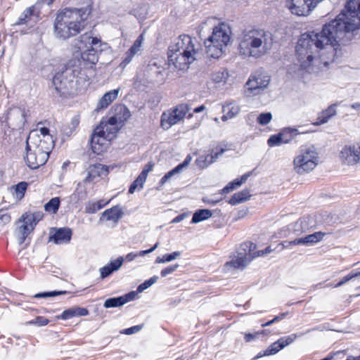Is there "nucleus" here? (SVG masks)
<instances>
[{"label": "nucleus", "instance_id": "f257e3e1", "mask_svg": "<svg viewBox=\"0 0 360 360\" xmlns=\"http://www.w3.org/2000/svg\"><path fill=\"white\" fill-rule=\"evenodd\" d=\"M338 17L326 24L320 32H310L301 35L296 46V57L301 69L314 70L319 63V51L338 44ZM336 51V48H334Z\"/></svg>", "mask_w": 360, "mask_h": 360}, {"label": "nucleus", "instance_id": "f03ea898", "mask_svg": "<svg viewBox=\"0 0 360 360\" xmlns=\"http://www.w3.org/2000/svg\"><path fill=\"white\" fill-rule=\"evenodd\" d=\"M87 76L78 58L70 60L65 70L57 72L53 78V85L60 95L74 96L86 85Z\"/></svg>", "mask_w": 360, "mask_h": 360}, {"label": "nucleus", "instance_id": "7ed1b4c3", "mask_svg": "<svg viewBox=\"0 0 360 360\" xmlns=\"http://www.w3.org/2000/svg\"><path fill=\"white\" fill-rule=\"evenodd\" d=\"M200 50L196 39L186 34L180 35L169 46V65L179 70H186L197 59Z\"/></svg>", "mask_w": 360, "mask_h": 360}, {"label": "nucleus", "instance_id": "20e7f679", "mask_svg": "<svg viewBox=\"0 0 360 360\" xmlns=\"http://www.w3.org/2000/svg\"><path fill=\"white\" fill-rule=\"evenodd\" d=\"M273 46L270 32L261 29H252L243 32L238 45L239 54L243 58H259L267 54Z\"/></svg>", "mask_w": 360, "mask_h": 360}, {"label": "nucleus", "instance_id": "39448f33", "mask_svg": "<svg viewBox=\"0 0 360 360\" xmlns=\"http://www.w3.org/2000/svg\"><path fill=\"white\" fill-rule=\"evenodd\" d=\"M88 13L83 8H64L58 12L54 22L56 37L67 39L78 34L86 25Z\"/></svg>", "mask_w": 360, "mask_h": 360}, {"label": "nucleus", "instance_id": "423d86ee", "mask_svg": "<svg viewBox=\"0 0 360 360\" xmlns=\"http://www.w3.org/2000/svg\"><path fill=\"white\" fill-rule=\"evenodd\" d=\"M54 146L52 137L40 139L37 131H31L26 140L25 161L32 169L44 165Z\"/></svg>", "mask_w": 360, "mask_h": 360}, {"label": "nucleus", "instance_id": "0eeeda50", "mask_svg": "<svg viewBox=\"0 0 360 360\" xmlns=\"http://www.w3.org/2000/svg\"><path fill=\"white\" fill-rule=\"evenodd\" d=\"M360 7L345 4L339 14V46H347L359 39Z\"/></svg>", "mask_w": 360, "mask_h": 360}, {"label": "nucleus", "instance_id": "6e6552de", "mask_svg": "<svg viewBox=\"0 0 360 360\" xmlns=\"http://www.w3.org/2000/svg\"><path fill=\"white\" fill-rule=\"evenodd\" d=\"M230 41V28L225 24L215 26L212 34L204 42L207 56L213 58H220Z\"/></svg>", "mask_w": 360, "mask_h": 360}, {"label": "nucleus", "instance_id": "1a4fd4ad", "mask_svg": "<svg viewBox=\"0 0 360 360\" xmlns=\"http://www.w3.org/2000/svg\"><path fill=\"white\" fill-rule=\"evenodd\" d=\"M319 160V154L314 146L306 148L295 158V170L298 174L308 173L317 166Z\"/></svg>", "mask_w": 360, "mask_h": 360}, {"label": "nucleus", "instance_id": "9d476101", "mask_svg": "<svg viewBox=\"0 0 360 360\" xmlns=\"http://www.w3.org/2000/svg\"><path fill=\"white\" fill-rule=\"evenodd\" d=\"M255 250V245L252 242H245L237 249L230 261L225 264L226 271L245 268L252 260L250 251Z\"/></svg>", "mask_w": 360, "mask_h": 360}, {"label": "nucleus", "instance_id": "9b49d317", "mask_svg": "<svg viewBox=\"0 0 360 360\" xmlns=\"http://www.w3.org/2000/svg\"><path fill=\"white\" fill-rule=\"evenodd\" d=\"M42 214L37 212H26L18 220L20 225L18 227V238L20 244H22L28 235L34 230L37 224L42 219Z\"/></svg>", "mask_w": 360, "mask_h": 360}, {"label": "nucleus", "instance_id": "f8f14e48", "mask_svg": "<svg viewBox=\"0 0 360 360\" xmlns=\"http://www.w3.org/2000/svg\"><path fill=\"white\" fill-rule=\"evenodd\" d=\"M81 43L84 44L87 46L86 50L81 53L82 65L84 63L86 62L92 65H95L98 58V48L101 45V40L96 37H94L88 33H86L80 37Z\"/></svg>", "mask_w": 360, "mask_h": 360}, {"label": "nucleus", "instance_id": "ddd939ff", "mask_svg": "<svg viewBox=\"0 0 360 360\" xmlns=\"http://www.w3.org/2000/svg\"><path fill=\"white\" fill-rule=\"evenodd\" d=\"M270 77L264 73H255L250 77L245 86V94L247 96L258 94L260 90L267 87Z\"/></svg>", "mask_w": 360, "mask_h": 360}, {"label": "nucleus", "instance_id": "4468645a", "mask_svg": "<svg viewBox=\"0 0 360 360\" xmlns=\"http://www.w3.org/2000/svg\"><path fill=\"white\" fill-rule=\"evenodd\" d=\"M101 127H96L91 135V146L94 153L101 154L105 151L110 145L112 139L106 136Z\"/></svg>", "mask_w": 360, "mask_h": 360}, {"label": "nucleus", "instance_id": "2eb2a0df", "mask_svg": "<svg viewBox=\"0 0 360 360\" xmlns=\"http://www.w3.org/2000/svg\"><path fill=\"white\" fill-rule=\"evenodd\" d=\"M286 7L294 15L305 16L309 14L315 5L311 0H287Z\"/></svg>", "mask_w": 360, "mask_h": 360}, {"label": "nucleus", "instance_id": "dca6fc26", "mask_svg": "<svg viewBox=\"0 0 360 360\" xmlns=\"http://www.w3.org/2000/svg\"><path fill=\"white\" fill-rule=\"evenodd\" d=\"M342 163L347 165H354L360 162V144L345 146L340 155Z\"/></svg>", "mask_w": 360, "mask_h": 360}, {"label": "nucleus", "instance_id": "f3484780", "mask_svg": "<svg viewBox=\"0 0 360 360\" xmlns=\"http://www.w3.org/2000/svg\"><path fill=\"white\" fill-rule=\"evenodd\" d=\"M6 120L7 125L12 129L22 128L25 123V112L20 108H13L8 110Z\"/></svg>", "mask_w": 360, "mask_h": 360}, {"label": "nucleus", "instance_id": "a211bd4d", "mask_svg": "<svg viewBox=\"0 0 360 360\" xmlns=\"http://www.w3.org/2000/svg\"><path fill=\"white\" fill-rule=\"evenodd\" d=\"M97 127H101V129H103L106 136L112 139L122 127V124H120L117 120L112 116L108 118H103Z\"/></svg>", "mask_w": 360, "mask_h": 360}, {"label": "nucleus", "instance_id": "6ab92c4d", "mask_svg": "<svg viewBox=\"0 0 360 360\" xmlns=\"http://www.w3.org/2000/svg\"><path fill=\"white\" fill-rule=\"evenodd\" d=\"M296 338L297 335L295 334L281 338L276 342L271 344L270 347L265 351L263 355L268 356L276 354L285 347L292 343Z\"/></svg>", "mask_w": 360, "mask_h": 360}, {"label": "nucleus", "instance_id": "aec40b11", "mask_svg": "<svg viewBox=\"0 0 360 360\" xmlns=\"http://www.w3.org/2000/svg\"><path fill=\"white\" fill-rule=\"evenodd\" d=\"M323 236V234L321 232H316L305 237L297 238L292 241H285L283 243V246L288 248L289 245H297L300 244L312 245L321 240Z\"/></svg>", "mask_w": 360, "mask_h": 360}, {"label": "nucleus", "instance_id": "412c9836", "mask_svg": "<svg viewBox=\"0 0 360 360\" xmlns=\"http://www.w3.org/2000/svg\"><path fill=\"white\" fill-rule=\"evenodd\" d=\"M224 152V149L216 148L214 150H212L210 154L200 156L196 160L195 163L200 168H205L215 162Z\"/></svg>", "mask_w": 360, "mask_h": 360}, {"label": "nucleus", "instance_id": "4be33fe9", "mask_svg": "<svg viewBox=\"0 0 360 360\" xmlns=\"http://www.w3.org/2000/svg\"><path fill=\"white\" fill-rule=\"evenodd\" d=\"M87 174L86 180H92L96 178L105 179L108 174V168L101 164L92 165L89 167Z\"/></svg>", "mask_w": 360, "mask_h": 360}, {"label": "nucleus", "instance_id": "5701e85b", "mask_svg": "<svg viewBox=\"0 0 360 360\" xmlns=\"http://www.w3.org/2000/svg\"><path fill=\"white\" fill-rule=\"evenodd\" d=\"M124 262V258L119 257L117 259L110 261L107 265L100 268L99 271L101 278H105L110 276L113 271L120 269Z\"/></svg>", "mask_w": 360, "mask_h": 360}, {"label": "nucleus", "instance_id": "b1692460", "mask_svg": "<svg viewBox=\"0 0 360 360\" xmlns=\"http://www.w3.org/2000/svg\"><path fill=\"white\" fill-rule=\"evenodd\" d=\"M72 231L70 229H59L50 237V240L56 244H63L68 243L71 239Z\"/></svg>", "mask_w": 360, "mask_h": 360}, {"label": "nucleus", "instance_id": "393cba45", "mask_svg": "<svg viewBox=\"0 0 360 360\" xmlns=\"http://www.w3.org/2000/svg\"><path fill=\"white\" fill-rule=\"evenodd\" d=\"M222 108L224 115L221 117V120L224 122L234 117L240 112V107L235 101H226Z\"/></svg>", "mask_w": 360, "mask_h": 360}, {"label": "nucleus", "instance_id": "a878e982", "mask_svg": "<svg viewBox=\"0 0 360 360\" xmlns=\"http://www.w3.org/2000/svg\"><path fill=\"white\" fill-rule=\"evenodd\" d=\"M180 120L177 118L172 110L164 112L161 116V126L165 129H169L172 126L177 124Z\"/></svg>", "mask_w": 360, "mask_h": 360}, {"label": "nucleus", "instance_id": "bb28decb", "mask_svg": "<svg viewBox=\"0 0 360 360\" xmlns=\"http://www.w3.org/2000/svg\"><path fill=\"white\" fill-rule=\"evenodd\" d=\"M89 311L83 307H72L65 310L59 316L60 319L67 320L75 316H84L88 315Z\"/></svg>", "mask_w": 360, "mask_h": 360}, {"label": "nucleus", "instance_id": "cd10ccee", "mask_svg": "<svg viewBox=\"0 0 360 360\" xmlns=\"http://www.w3.org/2000/svg\"><path fill=\"white\" fill-rule=\"evenodd\" d=\"M120 89H114L105 93L100 99L96 110L107 108L118 96Z\"/></svg>", "mask_w": 360, "mask_h": 360}, {"label": "nucleus", "instance_id": "c85d7f7f", "mask_svg": "<svg viewBox=\"0 0 360 360\" xmlns=\"http://www.w3.org/2000/svg\"><path fill=\"white\" fill-rule=\"evenodd\" d=\"M143 41V34H141L135 40L132 46L127 52V56L123 60V63H125V65L130 63L133 56L141 50V47Z\"/></svg>", "mask_w": 360, "mask_h": 360}, {"label": "nucleus", "instance_id": "c756f323", "mask_svg": "<svg viewBox=\"0 0 360 360\" xmlns=\"http://www.w3.org/2000/svg\"><path fill=\"white\" fill-rule=\"evenodd\" d=\"M191 160H192L191 156L190 155H187L186 159L184 160V161L182 163L179 164L175 168H174L171 171L166 173L165 174V176L162 177V180H168L173 175L181 173L185 169L187 168L188 165L190 164Z\"/></svg>", "mask_w": 360, "mask_h": 360}, {"label": "nucleus", "instance_id": "7c9ffc66", "mask_svg": "<svg viewBox=\"0 0 360 360\" xmlns=\"http://www.w3.org/2000/svg\"><path fill=\"white\" fill-rule=\"evenodd\" d=\"M122 214V210L119 207L115 206L105 210L103 213V217H105L106 220L117 222L121 219Z\"/></svg>", "mask_w": 360, "mask_h": 360}, {"label": "nucleus", "instance_id": "2f4dec72", "mask_svg": "<svg viewBox=\"0 0 360 360\" xmlns=\"http://www.w3.org/2000/svg\"><path fill=\"white\" fill-rule=\"evenodd\" d=\"M33 17L37 18V12L34 6H30L27 8L21 17L19 18L18 21L15 25H25L27 24Z\"/></svg>", "mask_w": 360, "mask_h": 360}, {"label": "nucleus", "instance_id": "473e14b6", "mask_svg": "<svg viewBox=\"0 0 360 360\" xmlns=\"http://www.w3.org/2000/svg\"><path fill=\"white\" fill-rule=\"evenodd\" d=\"M250 196L251 195L248 190H243L242 191L233 194L229 202L232 205H235L249 200Z\"/></svg>", "mask_w": 360, "mask_h": 360}, {"label": "nucleus", "instance_id": "72a5a7b5", "mask_svg": "<svg viewBox=\"0 0 360 360\" xmlns=\"http://www.w3.org/2000/svg\"><path fill=\"white\" fill-rule=\"evenodd\" d=\"M336 108H337L336 104L331 105L328 109H326V110L323 111L321 113V115H319V117L318 118V120H319V121L315 122L314 124L319 125V124H323V123L326 122L330 117L335 115Z\"/></svg>", "mask_w": 360, "mask_h": 360}, {"label": "nucleus", "instance_id": "f704fd0d", "mask_svg": "<svg viewBox=\"0 0 360 360\" xmlns=\"http://www.w3.org/2000/svg\"><path fill=\"white\" fill-rule=\"evenodd\" d=\"M117 112L113 115L117 122L120 123V124H122V127L123 126V123L127 121L131 116L130 111L129 109L124 106H120L117 109Z\"/></svg>", "mask_w": 360, "mask_h": 360}, {"label": "nucleus", "instance_id": "c9c22d12", "mask_svg": "<svg viewBox=\"0 0 360 360\" xmlns=\"http://www.w3.org/2000/svg\"><path fill=\"white\" fill-rule=\"evenodd\" d=\"M212 217V212L209 210H200L196 211L192 218L191 223L197 224L202 221L206 220Z\"/></svg>", "mask_w": 360, "mask_h": 360}, {"label": "nucleus", "instance_id": "e433bc0d", "mask_svg": "<svg viewBox=\"0 0 360 360\" xmlns=\"http://www.w3.org/2000/svg\"><path fill=\"white\" fill-rule=\"evenodd\" d=\"M27 188V184L25 181H20L11 188V192L16 200H19L24 197Z\"/></svg>", "mask_w": 360, "mask_h": 360}, {"label": "nucleus", "instance_id": "4c0bfd02", "mask_svg": "<svg viewBox=\"0 0 360 360\" xmlns=\"http://www.w3.org/2000/svg\"><path fill=\"white\" fill-rule=\"evenodd\" d=\"M109 201L101 200L97 202H89L86 204L85 210L87 213H95L105 206Z\"/></svg>", "mask_w": 360, "mask_h": 360}, {"label": "nucleus", "instance_id": "58836bf2", "mask_svg": "<svg viewBox=\"0 0 360 360\" xmlns=\"http://www.w3.org/2000/svg\"><path fill=\"white\" fill-rule=\"evenodd\" d=\"M126 304V300L122 296L107 299L103 306L105 308L118 307Z\"/></svg>", "mask_w": 360, "mask_h": 360}, {"label": "nucleus", "instance_id": "ea45409f", "mask_svg": "<svg viewBox=\"0 0 360 360\" xmlns=\"http://www.w3.org/2000/svg\"><path fill=\"white\" fill-rule=\"evenodd\" d=\"M190 108L187 104L181 103L176 106L172 110L177 118L181 121L182 120L186 115L188 112Z\"/></svg>", "mask_w": 360, "mask_h": 360}, {"label": "nucleus", "instance_id": "a19ab883", "mask_svg": "<svg viewBox=\"0 0 360 360\" xmlns=\"http://www.w3.org/2000/svg\"><path fill=\"white\" fill-rule=\"evenodd\" d=\"M181 256V252L179 251L173 252L171 254H166L162 256V257H157L155 259V263L161 264L165 262H172Z\"/></svg>", "mask_w": 360, "mask_h": 360}, {"label": "nucleus", "instance_id": "79ce46f5", "mask_svg": "<svg viewBox=\"0 0 360 360\" xmlns=\"http://www.w3.org/2000/svg\"><path fill=\"white\" fill-rule=\"evenodd\" d=\"M288 141L289 139H284V134L280 133L278 135L271 136L268 140V144L269 146H274L281 143H286Z\"/></svg>", "mask_w": 360, "mask_h": 360}, {"label": "nucleus", "instance_id": "37998d69", "mask_svg": "<svg viewBox=\"0 0 360 360\" xmlns=\"http://www.w3.org/2000/svg\"><path fill=\"white\" fill-rule=\"evenodd\" d=\"M60 205V200L58 198H53L51 199L45 205L44 209L49 212L56 213Z\"/></svg>", "mask_w": 360, "mask_h": 360}, {"label": "nucleus", "instance_id": "c03bdc74", "mask_svg": "<svg viewBox=\"0 0 360 360\" xmlns=\"http://www.w3.org/2000/svg\"><path fill=\"white\" fill-rule=\"evenodd\" d=\"M158 277L157 276H154L151 277L150 279L145 281L143 283L140 284L137 288V292L140 293L144 291L145 290L150 288L152 285L157 282Z\"/></svg>", "mask_w": 360, "mask_h": 360}, {"label": "nucleus", "instance_id": "a18cd8bd", "mask_svg": "<svg viewBox=\"0 0 360 360\" xmlns=\"http://www.w3.org/2000/svg\"><path fill=\"white\" fill-rule=\"evenodd\" d=\"M242 183L243 181H231L222 189V193H229L233 191L238 189L241 186Z\"/></svg>", "mask_w": 360, "mask_h": 360}, {"label": "nucleus", "instance_id": "49530a36", "mask_svg": "<svg viewBox=\"0 0 360 360\" xmlns=\"http://www.w3.org/2000/svg\"><path fill=\"white\" fill-rule=\"evenodd\" d=\"M153 166L154 164L152 162H148L147 165H146L144 169L136 180H146L148 173L152 170Z\"/></svg>", "mask_w": 360, "mask_h": 360}, {"label": "nucleus", "instance_id": "de8ad7c7", "mask_svg": "<svg viewBox=\"0 0 360 360\" xmlns=\"http://www.w3.org/2000/svg\"><path fill=\"white\" fill-rule=\"evenodd\" d=\"M49 321L43 316H37L35 319L29 321L26 323L27 325H37L38 326H44L49 323Z\"/></svg>", "mask_w": 360, "mask_h": 360}, {"label": "nucleus", "instance_id": "09e8293b", "mask_svg": "<svg viewBox=\"0 0 360 360\" xmlns=\"http://www.w3.org/2000/svg\"><path fill=\"white\" fill-rule=\"evenodd\" d=\"M67 292L66 291H63V290H60V291H51V292H42V293H38L37 295H35V297H40V298H46V297H54V296H57V295H64V294H66Z\"/></svg>", "mask_w": 360, "mask_h": 360}, {"label": "nucleus", "instance_id": "8fccbe9b", "mask_svg": "<svg viewBox=\"0 0 360 360\" xmlns=\"http://www.w3.org/2000/svg\"><path fill=\"white\" fill-rule=\"evenodd\" d=\"M271 118L272 116L270 112L262 113L258 117L257 120L262 125H266L271 121Z\"/></svg>", "mask_w": 360, "mask_h": 360}, {"label": "nucleus", "instance_id": "3c124183", "mask_svg": "<svg viewBox=\"0 0 360 360\" xmlns=\"http://www.w3.org/2000/svg\"><path fill=\"white\" fill-rule=\"evenodd\" d=\"M272 252V250L270 247H267L263 250H259L257 252H253V251H250V256L252 257V259L254 258L258 257H263L265 256Z\"/></svg>", "mask_w": 360, "mask_h": 360}, {"label": "nucleus", "instance_id": "603ef678", "mask_svg": "<svg viewBox=\"0 0 360 360\" xmlns=\"http://www.w3.org/2000/svg\"><path fill=\"white\" fill-rule=\"evenodd\" d=\"M143 188V181H134V183L129 187V193L132 194L136 190L141 191Z\"/></svg>", "mask_w": 360, "mask_h": 360}, {"label": "nucleus", "instance_id": "864d4df0", "mask_svg": "<svg viewBox=\"0 0 360 360\" xmlns=\"http://www.w3.org/2000/svg\"><path fill=\"white\" fill-rule=\"evenodd\" d=\"M359 276H360V272H350L348 275H347L342 279L339 281V286L346 283L352 278L357 277Z\"/></svg>", "mask_w": 360, "mask_h": 360}, {"label": "nucleus", "instance_id": "5fc2aeb1", "mask_svg": "<svg viewBox=\"0 0 360 360\" xmlns=\"http://www.w3.org/2000/svg\"><path fill=\"white\" fill-rule=\"evenodd\" d=\"M178 267H179V264H174L172 266H167V268H165L161 271L160 274H161L162 277H165L167 275L171 274L174 271H175Z\"/></svg>", "mask_w": 360, "mask_h": 360}, {"label": "nucleus", "instance_id": "6e6d98bb", "mask_svg": "<svg viewBox=\"0 0 360 360\" xmlns=\"http://www.w3.org/2000/svg\"><path fill=\"white\" fill-rule=\"evenodd\" d=\"M34 131H37L40 139H45L46 137H51L49 134V129L46 127H41L39 129H34Z\"/></svg>", "mask_w": 360, "mask_h": 360}, {"label": "nucleus", "instance_id": "4d7b16f0", "mask_svg": "<svg viewBox=\"0 0 360 360\" xmlns=\"http://www.w3.org/2000/svg\"><path fill=\"white\" fill-rule=\"evenodd\" d=\"M84 186L82 185V184H78L77 188L76 189V193L73 194V197L76 198V195L78 194V200H82L85 198L86 193H82V189Z\"/></svg>", "mask_w": 360, "mask_h": 360}, {"label": "nucleus", "instance_id": "13d9d810", "mask_svg": "<svg viewBox=\"0 0 360 360\" xmlns=\"http://www.w3.org/2000/svg\"><path fill=\"white\" fill-rule=\"evenodd\" d=\"M141 329V326H135L124 330V333L127 335H131L139 332Z\"/></svg>", "mask_w": 360, "mask_h": 360}, {"label": "nucleus", "instance_id": "bf43d9fd", "mask_svg": "<svg viewBox=\"0 0 360 360\" xmlns=\"http://www.w3.org/2000/svg\"><path fill=\"white\" fill-rule=\"evenodd\" d=\"M11 221V217L8 214L4 213L0 214V224H6Z\"/></svg>", "mask_w": 360, "mask_h": 360}, {"label": "nucleus", "instance_id": "052dcab7", "mask_svg": "<svg viewBox=\"0 0 360 360\" xmlns=\"http://www.w3.org/2000/svg\"><path fill=\"white\" fill-rule=\"evenodd\" d=\"M136 295H137V291L136 292L132 291V292H130L123 295L122 297L126 300V303H127L129 301L134 300L136 298Z\"/></svg>", "mask_w": 360, "mask_h": 360}, {"label": "nucleus", "instance_id": "680f3d73", "mask_svg": "<svg viewBox=\"0 0 360 360\" xmlns=\"http://www.w3.org/2000/svg\"><path fill=\"white\" fill-rule=\"evenodd\" d=\"M187 216H188L187 214H179L172 219V223H174V224L179 223L181 221H183Z\"/></svg>", "mask_w": 360, "mask_h": 360}, {"label": "nucleus", "instance_id": "e2e57ef3", "mask_svg": "<svg viewBox=\"0 0 360 360\" xmlns=\"http://www.w3.org/2000/svg\"><path fill=\"white\" fill-rule=\"evenodd\" d=\"M257 335H258V333H255V334L248 333V334H245V341L247 342H251V341L254 340L257 338Z\"/></svg>", "mask_w": 360, "mask_h": 360}, {"label": "nucleus", "instance_id": "0e129e2a", "mask_svg": "<svg viewBox=\"0 0 360 360\" xmlns=\"http://www.w3.org/2000/svg\"><path fill=\"white\" fill-rule=\"evenodd\" d=\"M135 258H136V252H130L129 254H127L126 255V260H127L128 262H131L133 261Z\"/></svg>", "mask_w": 360, "mask_h": 360}, {"label": "nucleus", "instance_id": "69168bd1", "mask_svg": "<svg viewBox=\"0 0 360 360\" xmlns=\"http://www.w3.org/2000/svg\"><path fill=\"white\" fill-rule=\"evenodd\" d=\"M349 4L360 7V0H346V4Z\"/></svg>", "mask_w": 360, "mask_h": 360}, {"label": "nucleus", "instance_id": "338daca9", "mask_svg": "<svg viewBox=\"0 0 360 360\" xmlns=\"http://www.w3.org/2000/svg\"><path fill=\"white\" fill-rule=\"evenodd\" d=\"M79 123V119L78 117H75L72 120L71 124H72L73 128L77 127L78 126Z\"/></svg>", "mask_w": 360, "mask_h": 360}, {"label": "nucleus", "instance_id": "774afa93", "mask_svg": "<svg viewBox=\"0 0 360 360\" xmlns=\"http://www.w3.org/2000/svg\"><path fill=\"white\" fill-rule=\"evenodd\" d=\"M205 109V106L204 105H202L198 108H195L193 111L195 113H198V112H202Z\"/></svg>", "mask_w": 360, "mask_h": 360}]
</instances>
